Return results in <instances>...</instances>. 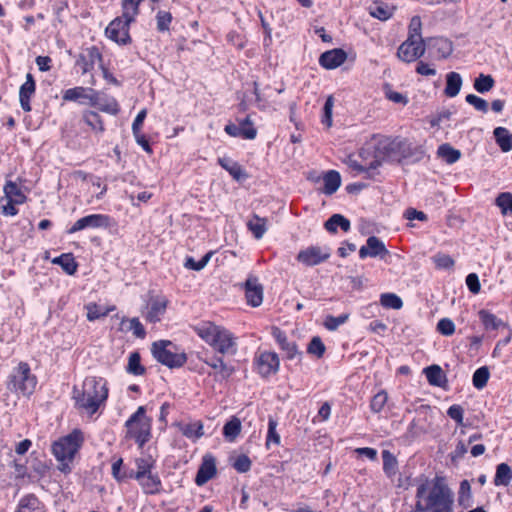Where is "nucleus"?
Listing matches in <instances>:
<instances>
[{"mask_svg":"<svg viewBox=\"0 0 512 512\" xmlns=\"http://www.w3.org/2000/svg\"><path fill=\"white\" fill-rule=\"evenodd\" d=\"M362 161L359 162L353 155H349L345 159V164L355 171L357 174L367 172L370 177L374 175V171L381 166L384 161V148L381 147V141L378 143H369L362 148L359 153Z\"/></svg>","mask_w":512,"mask_h":512,"instance_id":"nucleus-5","label":"nucleus"},{"mask_svg":"<svg viewBox=\"0 0 512 512\" xmlns=\"http://www.w3.org/2000/svg\"><path fill=\"white\" fill-rule=\"evenodd\" d=\"M425 40L407 38L398 48V57L407 63L414 62L425 53Z\"/></svg>","mask_w":512,"mask_h":512,"instance_id":"nucleus-10","label":"nucleus"},{"mask_svg":"<svg viewBox=\"0 0 512 512\" xmlns=\"http://www.w3.org/2000/svg\"><path fill=\"white\" fill-rule=\"evenodd\" d=\"M52 262L60 265L68 275H73L77 271L78 264L71 253L62 254L54 258Z\"/></svg>","mask_w":512,"mask_h":512,"instance_id":"nucleus-39","label":"nucleus"},{"mask_svg":"<svg viewBox=\"0 0 512 512\" xmlns=\"http://www.w3.org/2000/svg\"><path fill=\"white\" fill-rule=\"evenodd\" d=\"M479 318L486 329L496 330L500 327L508 328V325L499 319L496 315L487 310L479 311Z\"/></svg>","mask_w":512,"mask_h":512,"instance_id":"nucleus-37","label":"nucleus"},{"mask_svg":"<svg viewBox=\"0 0 512 512\" xmlns=\"http://www.w3.org/2000/svg\"><path fill=\"white\" fill-rule=\"evenodd\" d=\"M108 389L102 379L95 377L86 378L83 382L82 389L76 386L73 388V399L78 408L86 410L90 414H94L100 404L107 399Z\"/></svg>","mask_w":512,"mask_h":512,"instance_id":"nucleus-2","label":"nucleus"},{"mask_svg":"<svg viewBox=\"0 0 512 512\" xmlns=\"http://www.w3.org/2000/svg\"><path fill=\"white\" fill-rule=\"evenodd\" d=\"M225 132L232 137H242L244 139L253 140L257 136V130L255 127H249V129H244L239 125L234 123H229L225 126Z\"/></svg>","mask_w":512,"mask_h":512,"instance_id":"nucleus-32","label":"nucleus"},{"mask_svg":"<svg viewBox=\"0 0 512 512\" xmlns=\"http://www.w3.org/2000/svg\"><path fill=\"white\" fill-rule=\"evenodd\" d=\"M495 204L500 208L503 215L512 213V194L510 192L500 193L496 199Z\"/></svg>","mask_w":512,"mask_h":512,"instance_id":"nucleus-49","label":"nucleus"},{"mask_svg":"<svg viewBox=\"0 0 512 512\" xmlns=\"http://www.w3.org/2000/svg\"><path fill=\"white\" fill-rule=\"evenodd\" d=\"M93 99L95 100H92L90 106L96 107L101 112L108 113L110 115L118 114L120 109L117 101L114 98H102L100 93L95 90Z\"/></svg>","mask_w":512,"mask_h":512,"instance_id":"nucleus-24","label":"nucleus"},{"mask_svg":"<svg viewBox=\"0 0 512 512\" xmlns=\"http://www.w3.org/2000/svg\"><path fill=\"white\" fill-rule=\"evenodd\" d=\"M219 165L229 172V174L237 181L247 177L241 165L228 158H218Z\"/></svg>","mask_w":512,"mask_h":512,"instance_id":"nucleus-34","label":"nucleus"},{"mask_svg":"<svg viewBox=\"0 0 512 512\" xmlns=\"http://www.w3.org/2000/svg\"><path fill=\"white\" fill-rule=\"evenodd\" d=\"M324 187L321 190L325 195L334 194L341 185L340 173L336 170H329L323 176Z\"/></svg>","mask_w":512,"mask_h":512,"instance_id":"nucleus-26","label":"nucleus"},{"mask_svg":"<svg viewBox=\"0 0 512 512\" xmlns=\"http://www.w3.org/2000/svg\"><path fill=\"white\" fill-rule=\"evenodd\" d=\"M422 22L419 16L412 17L409 24L408 38L424 40L421 35Z\"/></svg>","mask_w":512,"mask_h":512,"instance_id":"nucleus-55","label":"nucleus"},{"mask_svg":"<svg viewBox=\"0 0 512 512\" xmlns=\"http://www.w3.org/2000/svg\"><path fill=\"white\" fill-rule=\"evenodd\" d=\"M330 255V249L327 247L322 248L320 246H309L306 249L301 250L296 259L305 266L312 267L327 261L330 258Z\"/></svg>","mask_w":512,"mask_h":512,"instance_id":"nucleus-12","label":"nucleus"},{"mask_svg":"<svg viewBox=\"0 0 512 512\" xmlns=\"http://www.w3.org/2000/svg\"><path fill=\"white\" fill-rule=\"evenodd\" d=\"M84 122L91 127L92 130L102 133L104 131V124L100 115L95 111H84L83 112Z\"/></svg>","mask_w":512,"mask_h":512,"instance_id":"nucleus-45","label":"nucleus"},{"mask_svg":"<svg viewBox=\"0 0 512 512\" xmlns=\"http://www.w3.org/2000/svg\"><path fill=\"white\" fill-rule=\"evenodd\" d=\"M217 473L216 468V459L211 454H206L203 459L202 463L199 466V469L197 471L196 477H195V483L198 486H203L206 484L209 480H211Z\"/></svg>","mask_w":512,"mask_h":512,"instance_id":"nucleus-15","label":"nucleus"},{"mask_svg":"<svg viewBox=\"0 0 512 512\" xmlns=\"http://www.w3.org/2000/svg\"><path fill=\"white\" fill-rule=\"evenodd\" d=\"M195 333L221 354L236 353V342L233 334L226 328L206 321L193 327Z\"/></svg>","mask_w":512,"mask_h":512,"instance_id":"nucleus-3","label":"nucleus"},{"mask_svg":"<svg viewBox=\"0 0 512 512\" xmlns=\"http://www.w3.org/2000/svg\"><path fill=\"white\" fill-rule=\"evenodd\" d=\"M348 319V315L342 314L337 317L334 316H328L325 321V327L330 330L334 331L336 330L341 324L345 323Z\"/></svg>","mask_w":512,"mask_h":512,"instance_id":"nucleus-63","label":"nucleus"},{"mask_svg":"<svg viewBox=\"0 0 512 512\" xmlns=\"http://www.w3.org/2000/svg\"><path fill=\"white\" fill-rule=\"evenodd\" d=\"M384 251V243L375 236H370L367 239L366 245L362 246L359 250V257L364 259L366 257H376Z\"/></svg>","mask_w":512,"mask_h":512,"instance_id":"nucleus-25","label":"nucleus"},{"mask_svg":"<svg viewBox=\"0 0 512 512\" xmlns=\"http://www.w3.org/2000/svg\"><path fill=\"white\" fill-rule=\"evenodd\" d=\"M276 427L277 421L274 418L270 417L268 422L267 444H269L270 442H273L275 444L280 443V436L276 432Z\"/></svg>","mask_w":512,"mask_h":512,"instance_id":"nucleus-64","label":"nucleus"},{"mask_svg":"<svg viewBox=\"0 0 512 512\" xmlns=\"http://www.w3.org/2000/svg\"><path fill=\"white\" fill-rule=\"evenodd\" d=\"M447 415L456 421L458 425L463 424V417H464V409L462 406L454 404L450 406L447 410Z\"/></svg>","mask_w":512,"mask_h":512,"instance_id":"nucleus-62","label":"nucleus"},{"mask_svg":"<svg viewBox=\"0 0 512 512\" xmlns=\"http://www.w3.org/2000/svg\"><path fill=\"white\" fill-rule=\"evenodd\" d=\"M512 479V470L506 463H500L496 467L494 484L496 486H508Z\"/></svg>","mask_w":512,"mask_h":512,"instance_id":"nucleus-38","label":"nucleus"},{"mask_svg":"<svg viewBox=\"0 0 512 512\" xmlns=\"http://www.w3.org/2000/svg\"><path fill=\"white\" fill-rule=\"evenodd\" d=\"M267 218L253 214L247 221V228L256 239H261L267 231Z\"/></svg>","mask_w":512,"mask_h":512,"instance_id":"nucleus-27","label":"nucleus"},{"mask_svg":"<svg viewBox=\"0 0 512 512\" xmlns=\"http://www.w3.org/2000/svg\"><path fill=\"white\" fill-rule=\"evenodd\" d=\"M494 137L496 143L499 145L503 152H509L512 150V133L504 127H497L494 129Z\"/></svg>","mask_w":512,"mask_h":512,"instance_id":"nucleus-35","label":"nucleus"},{"mask_svg":"<svg viewBox=\"0 0 512 512\" xmlns=\"http://www.w3.org/2000/svg\"><path fill=\"white\" fill-rule=\"evenodd\" d=\"M36 91V83L31 73L26 74V81L21 85L19 90V102L21 108L25 112L31 111V98L34 96Z\"/></svg>","mask_w":512,"mask_h":512,"instance_id":"nucleus-20","label":"nucleus"},{"mask_svg":"<svg viewBox=\"0 0 512 512\" xmlns=\"http://www.w3.org/2000/svg\"><path fill=\"white\" fill-rule=\"evenodd\" d=\"M437 331L444 336H451L455 332V324L449 318H442L437 323Z\"/></svg>","mask_w":512,"mask_h":512,"instance_id":"nucleus-59","label":"nucleus"},{"mask_svg":"<svg viewBox=\"0 0 512 512\" xmlns=\"http://www.w3.org/2000/svg\"><path fill=\"white\" fill-rule=\"evenodd\" d=\"M334 105L333 96H328L323 107L322 123L328 128L332 126V109Z\"/></svg>","mask_w":512,"mask_h":512,"instance_id":"nucleus-57","label":"nucleus"},{"mask_svg":"<svg viewBox=\"0 0 512 512\" xmlns=\"http://www.w3.org/2000/svg\"><path fill=\"white\" fill-rule=\"evenodd\" d=\"M247 303L252 307H258L263 301V286L258 283L257 277L249 276L244 284Z\"/></svg>","mask_w":512,"mask_h":512,"instance_id":"nucleus-17","label":"nucleus"},{"mask_svg":"<svg viewBox=\"0 0 512 512\" xmlns=\"http://www.w3.org/2000/svg\"><path fill=\"white\" fill-rule=\"evenodd\" d=\"M168 300L165 297H157L152 299L149 310L146 314V320L150 323L159 322L165 314Z\"/></svg>","mask_w":512,"mask_h":512,"instance_id":"nucleus-23","label":"nucleus"},{"mask_svg":"<svg viewBox=\"0 0 512 512\" xmlns=\"http://www.w3.org/2000/svg\"><path fill=\"white\" fill-rule=\"evenodd\" d=\"M458 502L460 505L467 506L471 499V485L468 480H463L460 483Z\"/></svg>","mask_w":512,"mask_h":512,"instance_id":"nucleus-54","label":"nucleus"},{"mask_svg":"<svg viewBox=\"0 0 512 512\" xmlns=\"http://www.w3.org/2000/svg\"><path fill=\"white\" fill-rule=\"evenodd\" d=\"M126 437L132 438L138 444L139 448L151 438L152 419L146 416L145 406H139L135 413L126 421Z\"/></svg>","mask_w":512,"mask_h":512,"instance_id":"nucleus-7","label":"nucleus"},{"mask_svg":"<svg viewBox=\"0 0 512 512\" xmlns=\"http://www.w3.org/2000/svg\"><path fill=\"white\" fill-rule=\"evenodd\" d=\"M326 351V347L319 336H314L307 347V352L309 354L315 355L317 358L323 357Z\"/></svg>","mask_w":512,"mask_h":512,"instance_id":"nucleus-51","label":"nucleus"},{"mask_svg":"<svg viewBox=\"0 0 512 512\" xmlns=\"http://www.w3.org/2000/svg\"><path fill=\"white\" fill-rule=\"evenodd\" d=\"M465 99L466 102L474 106L476 110L481 111L483 113H486L488 111V103L483 98L474 94H468Z\"/></svg>","mask_w":512,"mask_h":512,"instance_id":"nucleus-60","label":"nucleus"},{"mask_svg":"<svg viewBox=\"0 0 512 512\" xmlns=\"http://www.w3.org/2000/svg\"><path fill=\"white\" fill-rule=\"evenodd\" d=\"M212 252L206 253L199 261H195L192 257H188L185 261V267L191 270L200 271L209 262Z\"/></svg>","mask_w":512,"mask_h":512,"instance_id":"nucleus-53","label":"nucleus"},{"mask_svg":"<svg viewBox=\"0 0 512 512\" xmlns=\"http://www.w3.org/2000/svg\"><path fill=\"white\" fill-rule=\"evenodd\" d=\"M111 218L105 214H90L78 219L69 229L68 233L73 234L86 228H108Z\"/></svg>","mask_w":512,"mask_h":512,"instance_id":"nucleus-13","label":"nucleus"},{"mask_svg":"<svg viewBox=\"0 0 512 512\" xmlns=\"http://www.w3.org/2000/svg\"><path fill=\"white\" fill-rule=\"evenodd\" d=\"M102 54L96 46H91L86 48L82 53L79 54L76 65H78L82 73H88L93 70L94 65L99 62L102 64Z\"/></svg>","mask_w":512,"mask_h":512,"instance_id":"nucleus-14","label":"nucleus"},{"mask_svg":"<svg viewBox=\"0 0 512 512\" xmlns=\"http://www.w3.org/2000/svg\"><path fill=\"white\" fill-rule=\"evenodd\" d=\"M138 481L146 494H156L160 491L161 481L157 474L149 473Z\"/></svg>","mask_w":512,"mask_h":512,"instance_id":"nucleus-40","label":"nucleus"},{"mask_svg":"<svg viewBox=\"0 0 512 512\" xmlns=\"http://www.w3.org/2000/svg\"><path fill=\"white\" fill-rule=\"evenodd\" d=\"M426 151L422 145L407 138L397 136L386 138V160L399 164H415L425 157Z\"/></svg>","mask_w":512,"mask_h":512,"instance_id":"nucleus-4","label":"nucleus"},{"mask_svg":"<svg viewBox=\"0 0 512 512\" xmlns=\"http://www.w3.org/2000/svg\"><path fill=\"white\" fill-rule=\"evenodd\" d=\"M462 87V78L457 72H449L446 75V87L444 93L448 97H455Z\"/></svg>","mask_w":512,"mask_h":512,"instance_id":"nucleus-33","label":"nucleus"},{"mask_svg":"<svg viewBox=\"0 0 512 512\" xmlns=\"http://www.w3.org/2000/svg\"><path fill=\"white\" fill-rule=\"evenodd\" d=\"M37 378L31 373L30 366L26 362H20L10 375L8 389L20 392L24 396H30L36 387Z\"/></svg>","mask_w":512,"mask_h":512,"instance_id":"nucleus-8","label":"nucleus"},{"mask_svg":"<svg viewBox=\"0 0 512 512\" xmlns=\"http://www.w3.org/2000/svg\"><path fill=\"white\" fill-rule=\"evenodd\" d=\"M489 377H490V372H489L488 367L483 366V367L478 368L473 374L472 381H473L474 387H476L477 389L484 388L487 385Z\"/></svg>","mask_w":512,"mask_h":512,"instance_id":"nucleus-50","label":"nucleus"},{"mask_svg":"<svg viewBox=\"0 0 512 512\" xmlns=\"http://www.w3.org/2000/svg\"><path fill=\"white\" fill-rule=\"evenodd\" d=\"M95 95V90L90 87L77 86L67 89L62 95L64 101L78 102L79 104H89Z\"/></svg>","mask_w":512,"mask_h":512,"instance_id":"nucleus-16","label":"nucleus"},{"mask_svg":"<svg viewBox=\"0 0 512 512\" xmlns=\"http://www.w3.org/2000/svg\"><path fill=\"white\" fill-rule=\"evenodd\" d=\"M181 432L187 438L198 439L203 436V424L201 421L185 424L181 427Z\"/></svg>","mask_w":512,"mask_h":512,"instance_id":"nucleus-48","label":"nucleus"},{"mask_svg":"<svg viewBox=\"0 0 512 512\" xmlns=\"http://www.w3.org/2000/svg\"><path fill=\"white\" fill-rule=\"evenodd\" d=\"M3 190L5 194V200L23 204L27 199L21 188L13 181H7Z\"/></svg>","mask_w":512,"mask_h":512,"instance_id":"nucleus-29","label":"nucleus"},{"mask_svg":"<svg viewBox=\"0 0 512 512\" xmlns=\"http://www.w3.org/2000/svg\"><path fill=\"white\" fill-rule=\"evenodd\" d=\"M205 363L216 370L217 375L223 380L228 379L234 373V368L225 364L222 357H212L209 360H205Z\"/></svg>","mask_w":512,"mask_h":512,"instance_id":"nucleus-31","label":"nucleus"},{"mask_svg":"<svg viewBox=\"0 0 512 512\" xmlns=\"http://www.w3.org/2000/svg\"><path fill=\"white\" fill-rule=\"evenodd\" d=\"M415 512H453L454 495L442 478L424 479L417 487Z\"/></svg>","mask_w":512,"mask_h":512,"instance_id":"nucleus-1","label":"nucleus"},{"mask_svg":"<svg viewBox=\"0 0 512 512\" xmlns=\"http://www.w3.org/2000/svg\"><path fill=\"white\" fill-rule=\"evenodd\" d=\"M495 85V80L491 75L479 74L474 80V89L479 93H486L490 91Z\"/></svg>","mask_w":512,"mask_h":512,"instance_id":"nucleus-47","label":"nucleus"},{"mask_svg":"<svg viewBox=\"0 0 512 512\" xmlns=\"http://www.w3.org/2000/svg\"><path fill=\"white\" fill-rule=\"evenodd\" d=\"M241 421L236 416H233L223 427L224 437L232 442L234 441L241 432Z\"/></svg>","mask_w":512,"mask_h":512,"instance_id":"nucleus-42","label":"nucleus"},{"mask_svg":"<svg viewBox=\"0 0 512 512\" xmlns=\"http://www.w3.org/2000/svg\"><path fill=\"white\" fill-rule=\"evenodd\" d=\"M347 59V53L340 48H335L322 53L319 64L325 69H335L341 66Z\"/></svg>","mask_w":512,"mask_h":512,"instance_id":"nucleus-18","label":"nucleus"},{"mask_svg":"<svg viewBox=\"0 0 512 512\" xmlns=\"http://www.w3.org/2000/svg\"><path fill=\"white\" fill-rule=\"evenodd\" d=\"M84 441L80 430H73L70 434L60 438L52 445V452L55 458L60 462L59 470L63 473H69L71 468L69 463L75 457Z\"/></svg>","mask_w":512,"mask_h":512,"instance_id":"nucleus-6","label":"nucleus"},{"mask_svg":"<svg viewBox=\"0 0 512 512\" xmlns=\"http://www.w3.org/2000/svg\"><path fill=\"white\" fill-rule=\"evenodd\" d=\"M433 262L438 269H452L455 265L454 259L444 253H437L433 256Z\"/></svg>","mask_w":512,"mask_h":512,"instance_id":"nucleus-52","label":"nucleus"},{"mask_svg":"<svg viewBox=\"0 0 512 512\" xmlns=\"http://www.w3.org/2000/svg\"><path fill=\"white\" fill-rule=\"evenodd\" d=\"M153 464L154 460L152 459L151 456L147 458L136 459L137 471L135 472V474L133 473V477L136 478L137 480L145 478L147 474L151 473Z\"/></svg>","mask_w":512,"mask_h":512,"instance_id":"nucleus-46","label":"nucleus"},{"mask_svg":"<svg viewBox=\"0 0 512 512\" xmlns=\"http://www.w3.org/2000/svg\"><path fill=\"white\" fill-rule=\"evenodd\" d=\"M169 347H174L173 343L169 340L153 342L151 347L153 357L168 368L182 367L187 361L186 354L173 352Z\"/></svg>","mask_w":512,"mask_h":512,"instance_id":"nucleus-9","label":"nucleus"},{"mask_svg":"<svg viewBox=\"0 0 512 512\" xmlns=\"http://www.w3.org/2000/svg\"><path fill=\"white\" fill-rule=\"evenodd\" d=\"M87 310V319L95 321L101 317L107 316L111 311L115 310V306L103 308L96 303H89L85 306Z\"/></svg>","mask_w":512,"mask_h":512,"instance_id":"nucleus-44","label":"nucleus"},{"mask_svg":"<svg viewBox=\"0 0 512 512\" xmlns=\"http://www.w3.org/2000/svg\"><path fill=\"white\" fill-rule=\"evenodd\" d=\"M425 45L438 53L440 59L448 58L454 50L452 41L444 37H429L425 39Z\"/></svg>","mask_w":512,"mask_h":512,"instance_id":"nucleus-22","label":"nucleus"},{"mask_svg":"<svg viewBox=\"0 0 512 512\" xmlns=\"http://www.w3.org/2000/svg\"><path fill=\"white\" fill-rule=\"evenodd\" d=\"M427 381L432 386L443 387L447 382L442 368L438 365H431L424 369Z\"/></svg>","mask_w":512,"mask_h":512,"instance_id":"nucleus-28","label":"nucleus"},{"mask_svg":"<svg viewBox=\"0 0 512 512\" xmlns=\"http://www.w3.org/2000/svg\"><path fill=\"white\" fill-rule=\"evenodd\" d=\"M251 464L250 458L245 454H241L235 459L232 466L237 472L246 473L251 469Z\"/></svg>","mask_w":512,"mask_h":512,"instance_id":"nucleus-58","label":"nucleus"},{"mask_svg":"<svg viewBox=\"0 0 512 512\" xmlns=\"http://www.w3.org/2000/svg\"><path fill=\"white\" fill-rule=\"evenodd\" d=\"M437 156L447 164H454L461 157V152L452 147L449 143H444L438 147Z\"/></svg>","mask_w":512,"mask_h":512,"instance_id":"nucleus-36","label":"nucleus"},{"mask_svg":"<svg viewBox=\"0 0 512 512\" xmlns=\"http://www.w3.org/2000/svg\"><path fill=\"white\" fill-rule=\"evenodd\" d=\"M157 20V29L160 32L168 31L169 25L172 21V15L170 12L167 11H158L156 15Z\"/></svg>","mask_w":512,"mask_h":512,"instance_id":"nucleus-56","label":"nucleus"},{"mask_svg":"<svg viewBox=\"0 0 512 512\" xmlns=\"http://www.w3.org/2000/svg\"><path fill=\"white\" fill-rule=\"evenodd\" d=\"M123 464L122 458H119L112 464V475L117 481H122L126 478H132L133 477V471H131L129 474L126 472H121V467Z\"/></svg>","mask_w":512,"mask_h":512,"instance_id":"nucleus-61","label":"nucleus"},{"mask_svg":"<svg viewBox=\"0 0 512 512\" xmlns=\"http://www.w3.org/2000/svg\"><path fill=\"white\" fill-rule=\"evenodd\" d=\"M272 335L280 346L281 350L285 352L287 359L292 360L296 356H302V353L297 349L296 343L289 342L285 332H283L279 327L275 326L272 328Z\"/></svg>","mask_w":512,"mask_h":512,"instance_id":"nucleus-21","label":"nucleus"},{"mask_svg":"<svg viewBox=\"0 0 512 512\" xmlns=\"http://www.w3.org/2000/svg\"><path fill=\"white\" fill-rule=\"evenodd\" d=\"M126 371L134 376H142L146 373V368L141 364L139 352H132L129 355Z\"/></svg>","mask_w":512,"mask_h":512,"instance_id":"nucleus-43","label":"nucleus"},{"mask_svg":"<svg viewBox=\"0 0 512 512\" xmlns=\"http://www.w3.org/2000/svg\"><path fill=\"white\" fill-rule=\"evenodd\" d=\"M340 227L344 232H348L351 228L350 221L341 214H333L325 223L324 227L329 233H336L337 227Z\"/></svg>","mask_w":512,"mask_h":512,"instance_id":"nucleus-30","label":"nucleus"},{"mask_svg":"<svg viewBox=\"0 0 512 512\" xmlns=\"http://www.w3.org/2000/svg\"><path fill=\"white\" fill-rule=\"evenodd\" d=\"M259 373L267 377L275 374L279 370V357L275 352H263L260 354L258 361Z\"/></svg>","mask_w":512,"mask_h":512,"instance_id":"nucleus-19","label":"nucleus"},{"mask_svg":"<svg viewBox=\"0 0 512 512\" xmlns=\"http://www.w3.org/2000/svg\"><path fill=\"white\" fill-rule=\"evenodd\" d=\"M40 504L41 502L34 494H28L20 500L16 512H41Z\"/></svg>","mask_w":512,"mask_h":512,"instance_id":"nucleus-41","label":"nucleus"},{"mask_svg":"<svg viewBox=\"0 0 512 512\" xmlns=\"http://www.w3.org/2000/svg\"><path fill=\"white\" fill-rule=\"evenodd\" d=\"M129 22L126 20L116 17L112 20L109 25L105 29L106 36L120 45H126L131 42V37L129 34L130 28Z\"/></svg>","mask_w":512,"mask_h":512,"instance_id":"nucleus-11","label":"nucleus"}]
</instances>
